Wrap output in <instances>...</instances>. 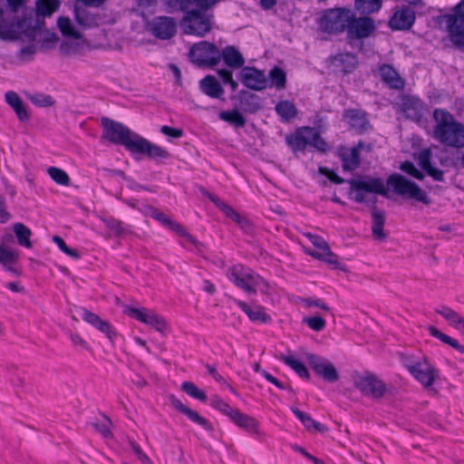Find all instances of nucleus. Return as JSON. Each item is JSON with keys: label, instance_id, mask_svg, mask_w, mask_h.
I'll return each instance as SVG.
<instances>
[{"label": "nucleus", "instance_id": "obj_1", "mask_svg": "<svg viewBox=\"0 0 464 464\" xmlns=\"http://www.w3.org/2000/svg\"><path fill=\"white\" fill-rule=\"evenodd\" d=\"M102 138L115 144L123 145L133 155H145L152 159H165L169 152L159 145L151 143L127 126L109 118L102 119Z\"/></svg>", "mask_w": 464, "mask_h": 464}, {"label": "nucleus", "instance_id": "obj_2", "mask_svg": "<svg viewBox=\"0 0 464 464\" xmlns=\"http://www.w3.org/2000/svg\"><path fill=\"white\" fill-rule=\"evenodd\" d=\"M220 0H180V8L185 13L181 27L185 34L205 36L213 26V16L208 11Z\"/></svg>", "mask_w": 464, "mask_h": 464}, {"label": "nucleus", "instance_id": "obj_3", "mask_svg": "<svg viewBox=\"0 0 464 464\" xmlns=\"http://www.w3.org/2000/svg\"><path fill=\"white\" fill-rule=\"evenodd\" d=\"M320 173L327 176V178L335 184H343L346 182L343 178H340L334 171L329 170L324 167L319 168ZM350 185L349 197L351 199L358 203L368 202L371 200L370 195L378 194L387 196V188L381 178H374L371 176H362L358 179L347 180Z\"/></svg>", "mask_w": 464, "mask_h": 464}, {"label": "nucleus", "instance_id": "obj_4", "mask_svg": "<svg viewBox=\"0 0 464 464\" xmlns=\"http://www.w3.org/2000/svg\"><path fill=\"white\" fill-rule=\"evenodd\" d=\"M433 116L436 121L434 138L450 147H464V124L455 121L452 114L443 109H436Z\"/></svg>", "mask_w": 464, "mask_h": 464}, {"label": "nucleus", "instance_id": "obj_5", "mask_svg": "<svg viewBox=\"0 0 464 464\" xmlns=\"http://www.w3.org/2000/svg\"><path fill=\"white\" fill-rule=\"evenodd\" d=\"M227 277L236 286L248 295H255L257 291L264 294L269 293V284L251 268L242 265L233 266L227 272Z\"/></svg>", "mask_w": 464, "mask_h": 464}, {"label": "nucleus", "instance_id": "obj_6", "mask_svg": "<svg viewBox=\"0 0 464 464\" xmlns=\"http://www.w3.org/2000/svg\"><path fill=\"white\" fill-rule=\"evenodd\" d=\"M57 25L63 35L67 38L60 46L62 53L66 56L82 54L86 46V41L82 37V32L75 27L69 17H59Z\"/></svg>", "mask_w": 464, "mask_h": 464}, {"label": "nucleus", "instance_id": "obj_7", "mask_svg": "<svg viewBox=\"0 0 464 464\" xmlns=\"http://www.w3.org/2000/svg\"><path fill=\"white\" fill-rule=\"evenodd\" d=\"M387 188L404 198L414 199L426 205L430 202L424 190L402 175H391L387 179Z\"/></svg>", "mask_w": 464, "mask_h": 464}, {"label": "nucleus", "instance_id": "obj_8", "mask_svg": "<svg viewBox=\"0 0 464 464\" xmlns=\"http://www.w3.org/2000/svg\"><path fill=\"white\" fill-rule=\"evenodd\" d=\"M287 144L293 150H304L307 146L315 148L319 151H326L327 143L320 136L319 132L311 127H303L295 134L286 137Z\"/></svg>", "mask_w": 464, "mask_h": 464}, {"label": "nucleus", "instance_id": "obj_9", "mask_svg": "<svg viewBox=\"0 0 464 464\" xmlns=\"http://www.w3.org/2000/svg\"><path fill=\"white\" fill-rule=\"evenodd\" d=\"M353 18V11L341 7L326 10L319 22L320 28L329 34H339L345 30Z\"/></svg>", "mask_w": 464, "mask_h": 464}, {"label": "nucleus", "instance_id": "obj_10", "mask_svg": "<svg viewBox=\"0 0 464 464\" xmlns=\"http://www.w3.org/2000/svg\"><path fill=\"white\" fill-rule=\"evenodd\" d=\"M188 56L190 61L198 66L213 67L221 60L218 48L214 44L206 41L193 44Z\"/></svg>", "mask_w": 464, "mask_h": 464}, {"label": "nucleus", "instance_id": "obj_11", "mask_svg": "<svg viewBox=\"0 0 464 464\" xmlns=\"http://www.w3.org/2000/svg\"><path fill=\"white\" fill-rule=\"evenodd\" d=\"M450 41L464 49V0L459 3L452 14L444 16Z\"/></svg>", "mask_w": 464, "mask_h": 464}, {"label": "nucleus", "instance_id": "obj_12", "mask_svg": "<svg viewBox=\"0 0 464 464\" xmlns=\"http://www.w3.org/2000/svg\"><path fill=\"white\" fill-rule=\"evenodd\" d=\"M353 383L362 395L372 399H381L387 392L383 381L371 372L357 374L353 378Z\"/></svg>", "mask_w": 464, "mask_h": 464}, {"label": "nucleus", "instance_id": "obj_13", "mask_svg": "<svg viewBox=\"0 0 464 464\" xmlns=\"http://www.w3.org/2000/svg\"><path fill=\"white\" fill-rule=\"evenodd\" d=\"M124 312L130 317L153 327L158 332L163 333L167 329L164 318L153 310L145 307L126 306Z\"/></svg>", "mask_w": 464, "mask_h": 464}, {"label": "nucleus", "instance_id": "obj_14", "mask_svg": "<svg viewBox=\"0 0 464 464\" xmlns=\"http://www.w3.org/2000/svg\"><path fill=\"white\" fill-rule=\"evenodd\" d=\"M305 359L314 372L325 381L334 382L339 379L337 370L328 360L314 353H307Z\"/></svg>", "mask_w": 464, "mask_h": 464}, {"label": "nucleus", "instance_id": "obj_15", "mask_svg": "<svg viewBox=\"0 0 464 464\" xmlns=\"http://www.w3.org/2000/svg\"><path fill=\"white\" fill-rule=\"evenodd\" d=\"M146 27L155 37L163 40L171 38L177 30L174 19L169 16L155 17L147 23Z\"/></svg>", "mask_w": 464, "mask_h": 464}, {"label": "nucleus", "instance_id": "obj_16", "mask_svg": "<svg viewBox=\"0 0 464 464\" xmlns=\"http://www.w3.org/2000/svg\"><path fill=\"white\" fill-rule=\"evenodd\" d=\"M411 373L425 387L433 384L437 376V370L426 359L409 365Z\"/></svg>", "mask_w": 464, "mask_h": 464}, {"label": "nucleus", "instance_id": "obj_17", "mask_svg": "<svg viewBox=\"0 0 464 464\" xmlns=\"http://www.w3.org/2000/svg\"><path fill=\"white\" fill-rule=\"evenodd\" d=\"M240 78L243 84L251 90L261 91L268 85L264 72L254 67H244L240 72Z\"/></svg>", "mask_w": 464, "mask_h": 464}, {"label": "nucleus", "instance_id": "obj_18", "mask_svg": "<svg viewBox=\"0 0 464 464\" xmlns=\"http://www.w3.org/2000/svg\"><path fill=\"white\" fill-rule=\"evenodd\" d=\"M375 30L372 19L369 17L355 18L353 13V18L347 27L350 37L362 39L368 37Z\"/></svg>", "mask_w": 464, "mask_h": 464}, {"label": "nucleus", "instance_id": "obj_19", "mask_svg": "<svg viewBox=\"0 0 464 464\" xmlns=\"http://www.w3.org/2000/svg\"><path fill=\"white\" fill-rule=\"evenodd\" d=\"M79 314L82 320L105 334L111 341H113L116 336V333L108 321L102 320L98 314L87 310L86 308H81L79 310Z\"/></svg>", "mask_w": 464, "mask_h": 464}, {"label": "nucleus", "instance_id": "obj_20", "mask_svg": "<svg viewBox=\"0 0 464 464\" xmlns=\"http://www.w3.org/2000/svg\"><path fill=\"white\" fill-rule=\"evenodd\" d=\"M415 18V12L405 7L394 13L389 24L392 30H408L414 24Z\"/></svg>", "mask_w": 464, "mask_h": 464}, {"label": "nucleus", "instance_id": "obj_21", "mask_svg": "<svg viewBox=\"0 0 464 464\" xmlns=\"http://www.w3.org/2000/svg\"><path fill=\"white\" fill-rule=\"evenodd\" d=\"M152 217L161 222L164 225L169 226L170 228H172L174 231L179 233L180 237H182L181 244L184 246H188L190 245L196 246L197 240L188 234L182 226L179 224L172 222L164 213L160 212L158 209H154L152 211Z\"/></svg>", "mask_w": 464, "mask_h": 464}, {"label": "nucleus", "instance_id": "obj_22", "mask_svg": "<svg viewBox=\"0 0 464 464\" xmlns=\"http://www.w3.org/2000/svg\"><path fill=\"white\" fill-rule=\"evenodd\" d=\"M170 402L172 406L177 409L179 411L185 414L191 421L198 424L204 430L210 431L213 430L211 423L203 416H201L198 411L187 407L184 405L180 400L172 396L170 398Z\"/></svg>", "mask_w": 464, "mask_h": 464}, {"label": "nucleus", "instance_id": "obj_23", "mask_svg": "<svg viewBox=\"0 0 464 464\" xmlns=\"http://www.w3.org/2000/svg\"><path fill=\"white\" fill-rule=\"evenodd\" d=\"M418 162L420 168L436 181L444 180V172L435 168L431 163V151L430 149L422 150L418 154Z\"/></svg>", "mask_w": 464, "mask_h": 464}, {"label": "nucleus", "instance_id": "obj_24", "mask_svg": "<svg viewBox=\"0 0 464 464\" xmlns=\"http://www.w3.org/2000/svg\"><path fill=\"white\" fill-rule=\"evenodd\" d=\"M74 16L77 22V25H75V27L81 32L82 30L97 26L100 22V17L85 7L76 6L74 9Z\"/></svg>", "mask_w": 464, "mask_h": 464}, {"label": "nucleus", "instance_id": "obj_25", "mask_svg": "<svg viewBox=\"0 0 464 464\" xmlns=\"http://www.w3.org/2000/svg\"><path fill=\"white\" fill-rule=\"evenodd\" d=\"M401 107L405 115L413 121H419L425 109L422 101L413 96L403 97Z\"/></svg>", "mask_w": 464, "mask_h": 464}, {"label": "nucleus", "instance_id": "obj_26", "mask_svg": "<svg viewBox=\"0 0 464 464\" xmlns=\"http://www.w3.org/2000/svg\"><path fill=\"white\" fill-rule=\"evenodd\" d=\"M237 305L241 308L253 322L267 323L271 321L270 316L266 313L264 307L257 304H248L243 301L236 300Z\"/></svg>", "mask_w": 464, "mask_h": 464}, {"label": "nucleus", "instance_id": "obj_27", "mask_svg": "<svg viewBox=\"0 0 464 464\" xmlns=\"http://www.w3.org/2000/svg\"><path fill=\"white\" fill-rule=\"evenodd\" d=\"M221 53V59L227 64V66L238 69L241 68L245 64V59L242 53L232 45L225 47Z\"/></svg>", "mask_w": 464, "mask_h": 464}, {"label": "nucleus", "instance_id": "obj_28", "mask_svg": "<svg viewBox=\"0 0 464 464\" xmlns=\"http://www.w3.org/2000/svg\"><path fill=\"white\" fill-rule=\"evenodd\" d=\"M231 420L237 425L239 428L246 430L250 433H259V424L256 420L253 417L246 415L238 410L234 413L231 418Z\"/></svg>", "mask_w": 464, "mask_h": 464}, {"label": "nucleus", "instance_id": "obj_29", "mask_svg": "<svg viewBox=\"0 0 464 464\" xmlns=\"http://www.w3.org/2000/svg\"><path fill=\"white\" fill-rule=\"evenodd\" d=\"M199 85L201 91L211 98H220L225 92L220 82L211 75H208L203 78L200 81Z\"/></svg>", "mask_w": 464, "mask_h": 464}, {"label": "nucleus", "instance_id": "obj_30", "mask_svg": "<svg viewBox=\"0 0 464 464\" xmlns=\"http://www.w3.org/2000/svg\"><path fill=\"white\" fill-rule=\"evenodd\" d=\"M7 103L14 109L20 121H27L30 114L27 111L25 104L23 102L17 93L8 92L5 94Z\"/></svg>", "mask_w": 464, "mask_h": 464}, {"label": "nucleus", "instance_id": "obj_31", "mask_svg": "<svg viewBox=\"0 0 464 464\" xmlns=\"http://www.w3.org/2000/svg\"><path fill=\"white\" fill-rule=\"evenodd\" d=\"M380 75L383 82L393 89H401L404 85L403 80L398 72L390 65L384 64L380 68Z\"/></svg>", "mask_w": 464, "mask_h": 464}, {"label": "nucleus", "instance_id": "obj_32", "mask_svg": "<svg viewBox=\"0 0 464 464\" xmlns=\"http://www.w3.org/2000/svg\"><path fill=\"white\" fill-rule=\"evenodd\" d=\"M333 63L335 67L340 68L344 72H350L355 69L358 61L357 57L353 53H339L333 58Z\"/></svg>", "mask_w": 464, "mask_h": 464}, {"label": "nucleus", "instance_id": "obj_33", "mask_svg": "<svg viewBox=\"0 0 464 464\" xmlns=\"http://www.w3.org/2000/svg\"><path fill=\"white\" fill-rule=\"evenodd\" d=\"M436 312L446 319L451 326L459 331H463L464 317H462L459 313L448 306L437 308Z\"/></svg>", "mask_w": 464, "mask_h": 464}, {"label": "nucleus", "instance_id": "obj_34", "mask_svg": "<svg viewBox=\"0 0 464 464\" xmlns=\"http://www.w3.org/2000/svg\"><path fill=\"white\" fill-rule=\"evenodd\" d=\"M343 169L347 171L355 169L360 164L359 149H344L341 152Z\"/></svg>", "mask_w": 464, "mask_h": 464}, {"label": "nucleus", "instance_id": "obj_35", "mask_svg": "<svg viewBox=\"0 0 464 464\" xmlns=\"http://www.w3.org/2000/svg\"><path fill=\"white\" fill-rule=\"evenodd\" d=\"M350 125L359 130H364L368 125L366 114L359 110L348 111L345 114Z\"/></svg>", "mask_w": 464, "mask_h": 464}, {"label": "nucleus", "instance_id": "obj_36", "mask_svg": "<svg viewBox=\"0 0 464 464\" xmlns=\"http://www.w3.org/2000/svg\"><path fill=\"white\" fill-rule=\"evenodd\" d=\"M385 222V215L382 211L374 209L372 211V234L378 240H383L386 237V234L383 230Z\"/></svg>", "mask_w": 464, "mask_h": 464}, {"label": "nucleus", "instance_id": "obj_37", "mask_svg": "<svg viewBox=\"0 0 464 464\" xmlns=\"http://www.w3.org/2000/svg\"><path fill=\"white\" fill-rule=\"evenodd\" d=\"M276 113L284 120L290 121L297 114L295 104L289 101H281L276 106Z\"/></svg>", "mask_w": 464, "mask_h": 464}, {"label": "nucleus", "instance_id": "obj_38", "mask_svg": "<svg viewBox=\"0 0 464 464\" xmlns=\"http://www.w3.org/2000/svg\"><path fill=\"white\" fill-rule=\"evenodd\" d=\"M219 119L237 128H243L246 124V119L237 110L223 111L219 113Z\"/></svg>", "mask_w": 464, "mask_h": 464}, {"label": "nucleus", "instance_id": "obj_39", "mask_svg": "<svg viewBox=\"0 0 464 464\" xmlns=\"http://www.w3.org/2000/svg\"><path fill=\"white\" fill-rule=\"evenodd\" d=\"M60 6L59 0H38L36 2V13L41 16H50Z\"/></svg>", "mask_w": 464, "mask_h": 464}, {"label": "nucleus", "instance_id": "obj_40", "mask_svg": "<svg viewBox=\"0 0 464 464\" xmlns=\"http://www.w3.org/2000/svg\"><path fill=\"white\" fill-rule=\"evenodd\" d=\"M14 232L18 239V243L27 248L32 247L30 237L32 236L31 230L23 223H16L14 225Z\"/></svg>", "mask_w": 464, "mask_h": 464}, {"label": "nucleus", "instance_id": "obj_41", "mask_svg": "<svg viewBox=\"0 0 464 464\" xmlns=\"http://www.w3.org/2000/svg\"><path fill=\"white\" fill-rule=\"evenodd\" d=\"M281 360L291 367L300 377L308 378L309 372L303 362L292 355H282Z\"/></svg>", "mask_w": 464, "mask_h": 464}, {"label": "nucleus", "instance_id": "obj_42", "mask_svg": "<svg viewBox=\"0 0 464 464\" xmlns=\"http://www.w3.org/2000/svg\"><path fill=\"white\" fill-rule=\"evenodd\" d=\"M382 0H355V7L362 14H372L382 7Z\"/></svg>", "mask_w": 464, "mask_h": 464}, {"label": "nucleus", "instance_id": "obj_43", "mask_svg": "<svg viewBox=\"0 0 464 464\" xmlns=\"http://www.w3.org/2000/svg\"><path fill=\"white\" fill-rule=\"evenodd\" d=\"M270 86L282 90L285 87L286 74L285 71L279 67H274L269 72Z\"/></svg>", "mask_w": 464, "mask_h": 464}, {"label": "nucleus", "instance_id": "obj_44", "mask_svg": "<svg viewBox=\"0 0 464 464\" xmlns=\"http://www.w3.org/2000/svg\"><path fill=\"white\" fill-rule=\"evenodd\" d=\"M210 405L216 410L227 416L230 420L237 409L232 408L228 403L224 401L219 396H213L210 399Z\"/></svg>", "mask_w": 464, "mask_h": 464}, {"label": "nucleus", "instance_id": "obj_45", "mask_svg": "<svg viewBox=\"0 0 464 464\" xmlns=\"http://www.w3.org/2000/svg\"><path fill=\"white\" fill-rule=\"evenodd\" d=\"M293 412L307 429L314 428L318 431H324L325 430L323 424L313 420L307 413L298 409H293Z\"/></svg>", "mask_w": 464, "mask_h": 464}, {"label": "nucleus", "instance_id": "obj_46", "mask_svg": "<svg viewBox=\"0 0 464 464\" xmlns=\"http://www.w3.org/2000/svg\"><path fill=\"white\" fill-rule=\"evenodd\" d=\"M181 389L188 395L191 396L194 399H197L200 401L205 402L207 401V394L204 391L199 390L193 382H184L181 384Z\"/></svg>", "mask_w": 464, "mask_h": 464}, {"label": "nucleus", "instance_id": "obj_47", "mask_svg": "<svg viewBox=\"0 0 464 464\" xmlns=\"http://www.w3.org/2000/svg\"><path fill=\"white\" fill-rule=\"evenodd\" d=\"M306 253L317 259L324 260L325 262H328L330 264H334L336 262V256L334 255L329 246H327V250H323V248H316L315 250L307 249Z\"/></svg>", "mask_w": 464, "mask_h": 464}, {"label": "nucleus", "instance_id": "obj_48", "mask_svg": "<svg viewBox=\"0 0 464 464\" xmlns=\"http://www.w3.org/2000/svg\"><path fill=\"white\" fill-rule=\"evenodd\" d=\"M50 177L59 185L68 186L70 184V177L62 169L56 167H50L48 169Z\"/></svg>", "mask_w": 464, "mask_h": 464}, {"label": "nucleus", "instance_id": "obj_49", "mask_svg": "<svg viewBox=\"0 0 464 464\" xmlns=\"http://www.w3.org/2000/svg\"><path fill=\"white\" fill-rule=\"evenodd\" d=\"M29 100L38 107H50L54 104V100L51 95L41 92L31 94Z\"/></svg>", "mask_w": 464, "mask_h": 464}, {"label": "nucleus", "instance_id": "obj_50", "mask_svg": "<svg viewBox=\"0 0 464 464\" xmlns=\"http://www.w3.org/2000/svg\"><path fill=\"white\" fill-rule=\"evenodd\" d=\"M18 258L17 251L0 246V263L4 266L15 262Z\"/></svg>", "mask_w": 464, "mask_h": 464}, {"label": "nucleus", "instance_id": "obj_51", "mask_svg": "<svg viewBox=\"0 0 464 464\" xmlns=\"http://www.w3.org/2000/svg\"><path fill=\"white\" fill-rule=\"evenodd\" d=\"M305 323L312 330L320 332L325 328L326 322L321 316H311L304 318Z\"/></svg>", "mask_w": 464, "mask_h": 464}, {"label": "nucleus", "instance_id": "obj_52", "mask_svg": "<svg viewBox=\"0 0 464 464\" xmlns=\"http://www.w3.org/2000/svg\"><path fill=\"white\" fill-rule=\"evenodd\" d=\"M53 240L58 246L59 249L61 251H63L64 254H66L67 256H72L76 259L80 257L78 251L75 249L70 248L62 237H60L58 236H54Z\"/></svg>", "mask_w": 464, "mask_h": 464}, {"label": "nucleus", "instance_id": "obj_53", "mask_svg": "<svg viewBox=\"0 0 464 464\" xmlns=\"http://www.w3.org/2000/svg\"><path fill=\"white\" fill-rule=\"evenodd\" d=\"M223 212L227 217L238 223L243 228L246 229V227L249 226V222L246 218H241L240 215L237 213L236 210L229 205Z\"/></svg>", "mask_w": 464, "mask_h": 464}, {"label": "nucleus", "instance_id": "obj_54", "mask_svg": "<svg viewBox=\"0 0 464 464\" xmlns=\"http://www.w3.org/2000/svg\"><path fill=\"white\" fill-rule=\"evenodd\" d=\"M401 169L411 175V177L417 179H423L424 178V175L422 174L421 171H420L419 169H416V167L414 166L413 163L410 162V161H405L403 162L401 165Z\"/></svg>", "mask_w": 464, "mask_h": 464}, {"label": "nucleus", "instance_id": "obj_55", "mask_svg": "<svg viewBox=\"0 0 464 464\" xmlns=\"http://www.w3.org/2000/svg\"><path fill=\"white\" fill-rule=\"evenodd\" d=\"M110 426L111 420L106 417H103L100 421L93 423L95 430H98L103 437H109L111 435Z\"/></svg>", "mask_w": 464, "mask_h": 464}, {"label": "nucleus", "instance_id": "obj_56", "mask_svg": "<svg viewBox=\"0 0 464 464\" xmlns=\"http://www.w3.org/2000/svg\"><path fill=\"white\" fill-rule=\"evenodd\" d=\"M103 222L107 226L108 228H110L112 232H114L116 235H121L125 232V229L122 227V224L120 220H117L115 218H107L103 219Z\"/></svg>", "mask_w": 464, "mask_h": 464}, {"label": "nucleus", "instance_id": "obj_57", "mask_svg": "<svg viewBox=\"0 0 464 464\" xmlns=\"http://www.w3.org/2000/svg\"><path fill=\"white\" fill-rule=\"evenodd\" d=\"M428 331L433 337L440 340L441 342H443L444 343H447V344H450V343L453 339L452 337L443 334L442 332H440L439 329H437L436 327H434L432 325H430L428 327Z\"/></svg>", "mask_w": 464, "mask_h": 464}, {"label": "nucleus", "instance_id": "obj_58", "mask_svg": "<svg viewBox=\"0 0 464 464\" xmlns=\"http://www.w3.org/2000/svg\"><path fill=\"white\" fill-rule=\"evenodd\" d=\"M428 331L433 337L440 340L441 342H443L444 343H447V344H450V343L453 339L452 337L443 334L442 332H440L439 329H437L436 327H434L432 325H430L428 327Z\"/></svg>", "mask_w": 464, "mask_h": 464}, {"label": "nucleus", "instance_id": "obj_59", "mask_svg": "<svg viewBox=\"0 0 464 464\" xmlns=\"http://www.w3.org/2000/svg\"><path fill=\"white\" fill-rule=\"evenodd\" d=\"M36 52L34 44H30L20 49V58L23 60H31Z\"/></svg>", "mask_w": 464, "mask_h": 464}, {"label": "nucleus", "instance_id": "obj_60", "mask_svg": "<svg viewBox=\"0 0 464 464\" xmlns=\"http://www.w3.org/2000/svg\"><path fill=\"white\" fill-rule=\"evenodd\" d=\"M307 237L309 238L310 242L314 245L316 248H323V250H327L328 244L324 239H323L321 237L312 234H307Z\"/></svg>", "mask_w": 464, "mask_h": 464}, {"label": "nucleus", "instance_id": "obj_61", "mask_svg": "<svg viewBox=\"0 0 464 464\" xmlns=\"http://www.w3.org/2000/svg\"><path fill=\"white\" fill-rule=\"evenodd\" d=\"M160 131L164 135L169 136V137H172L175 139H179V138L182 137V135H183V130L181 129H175V128H171V127L166 126V125L161 127Z\"/></svg>", "mask_w": 464, "mask_h": 464}, {"label": "nucleus", "instance_id": "obj_62", "mask_svg": "<svg viewBox=\"0 0 464 464\" xmlns=\"http://www.w3.org/2000/svg\"><path fill=\"white\" fill-rule=\"evenodd\" d=\"M70 339H71L72 343L75 347L81 348V349H88V344H87L86 341L80 334L71 333Z\"/></svg>", "mask_w": 464, "mask_h": 464}, {"label": "nucleus", "instance_id": "obj_63", "mask_svg": "<svg viewBox=\"0 0 464 464\" xmlns=\"http://www.w3.org/2000/svg\"><path fill=\"white\" fill-rule=\"evenodd\" d=\"M304 303L306 307L316 306L327 312L330 310L329 306L320 299L307 298L304 300Z\"/></svg>", "mask_w": 464, "mask_h": 464}, {"label": "nucleus", "instance_id": "obj_64", "mask_svg": "<svg viewBox=\"0 0 464 464\" xmlns=\"http://www.w3.org/2000/svg\"><path fill=\"white\" fill-rule=\"evenodd\" d=\"M133 451L138 459L144 464H153L150 458L142 451L140 447L137 444L132 445Z\"/></svg>", "mask_w": 464, "mask_h": 464}]
</instances>
